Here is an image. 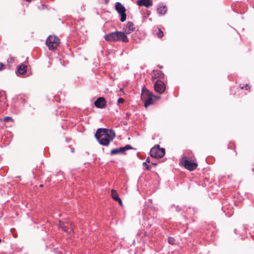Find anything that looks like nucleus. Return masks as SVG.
Segmentation results:
<instances>
[{
  "instance_id": "1",
  "label": "nucleus",
  "mask_w": 254,
  "mask_h": 254,
  "mask_svg": "<svg viewBox=\"0 0 254 254\" xmlns=\"http://www.w3.org/2000/svg\"><path fill=\"white\" fill-rule=\"evenodd\" d=\"M116 136L113 129L100 128L97 129L95 137L98 143L103 146H108Z\"/></svg>"
},
{
  "instance_id": "2",
  "label": "nucleus",
  "mask_w": 254,
  "mask_h": 254,
  "mask_svg": "<svg viewBox=\"0 0 254 254\" xmlns=\"http://www.w3.org/2000/svg\"><path fill=\"white\" fill-rule=\"evenodd\" d=\"M105 39L110 42L122 41L127 43L128 39L126 34L122 31H115L109 33L104 36Z\"/></svg>"
},
{
  "instance_id": "3",
  "label": "nucleus",
  "mask_w": 254,
  "mask_h": 254,
  "mask_svg": "<svg viewBox=\"0 0 254 254\" xmlns=\"http://www.w3.org/2000/svg\"><path fill=\"white\" fill-rule=\"evenodd\" d=\"M149 153L152 158H162L165 155V150L164 148H160L159 144H156L151 148Z\"/></svg>"
},
{
  "instance_id": "4",
  "label": "nucleus",
  "mask_w": 254,
  "mask_h": 254,
  "mask_svg": "<svg viewBox=\"0 0 254 254\" xmlns=\"http://www.w3.org/2000/svg\"><path fill=\"white\" fill-rule=\"evenodd\" d=\"M180 163L186 169L190 171L194 170L198 166L197 163H195L190 160H189L187 157H184L180 159Z\"/></svg>"
},
{
  "instance_id": "5",
  "label": "nucleus",
  "mask_w": 254,
  "mask_h": 254,
  "mask_svg": "<svg viewBox=\"0 0 254 254\" xmlns=\"http://www.w3.org/2000/svg\"><path fill=\"white\" fill-rule=\"evenodd\" d=\"M59 43V38L57 36L54 35L49 36L46 42V44L50 50L56 49Z\"/></svg>"
},
{
  "instance_id": "6",
  "label": "nucleus",
  "mask_w": 254,
  "mask_h": 254,
  "mask_svg": "<svg viewBox=\"0 0 254 254\" xmlns=\"http://www.w3.org/2000/svg\"><path fill=\"white\" fill-rule=\"evenodd\" d=\"M115 9L120 14V21L122 22L125 21L127 19V14L125 6L121 2H117L115 3Z\"/></svg>"
},
{
  "instance_id": "7",
  "label": "nucleus",
  "mask_w": 254,
  "mask_h": 254,
  "mask_svg": "<svg viewBox=\"0 0 254 254\" xmlns=\"http://www.w3.org/2000/svg\"><path fill=\"white\" fill-rule=\"evenodd\" d=\"M155 91L159 94H162L166 89V85L160 79H157L154 84Z\"/></svg>"
},
{
  "instance_id": "8",
  "label": "nucleus",
  "mask_w": 254,
  "mask_h": 254,
  "mask_svg": "<svg viewBox=\"0 0 254 254\" xmlns=\"http://www.w3.org/2000/svg\"><path fill=\"white\" fill-rule=\"evenodd\" d=\"M133 148L132 146L129 145L127 144L124 147L117 148L115 149H112L110 152V155H114L117 154L118 153H121L123 154L127 150H128L130 149H132Z\"/></svg>"
},
{
  "instance_id": "9",
  "label": "nucleus",
  "mask_w": 254,
  "mask_h": 254,
  "mask_svg": "<svg viewBox=\"0 0 254 254\" xmlns=\"http://www.w3.org/2000/svg\"><path fill=\"white\" fill-rule=\"evenodd\" d=\"M107 102L103 97H98L94 102V105L96 107L99 109H102L106 107Z\"/></svg>"
},
{
  "instance_id": "10",
  "label": "nucleus",
  "mask_w": 254,
  "mask_h": 254,
  "mask_svg": "<svg viewBox=\"0 0 254 254\" xmlns=\"http://www.w3.org/2000/svg\"><path fill=\"white\" fill-rule=\"evenodd\" d=\"M145 92H146L148 93V97L147 98V99H146L145 102H144V106L145 107H148V106L151 105V104H153L154 103V100L153 99L151 98V93H150L148 90H147L146 88H145V87H143L142 89V93H145Z\"/></svg>"
},
{
  "instance_id": "11",
  "label": "nucleus",
  "mask_w": 254,
  "mask_h": 254,
  "mask_svg": "<svg viewBox=\"0 0 254 254\" xmlns=\"http://www.w3.org/2000/svg\"><path fill=\"white\" fill-rule=\"evenodd\" d=\"M137 3L140 6L149 8L153 5V1L152 0H137Z\"/></svg>"
},
{
  "instance_id": "12",
  "label": "nucleus",
  "mask_w": 254,
  "mask_h": 254,
  "mask_svg": "<svg viewBox=\"0 0 254 254\" xmlns=\"http://www.w3.org/2000/svg\"><path fill=\"white\" fill-rule=\"evenodd\" d=\"M164 73L159 70H153L152 71V78L153 79H163L164 77Z\"/></svg>"
},
{
  "instance_id": "13",
  "label": "nucleus",
  "mask_w": 254,
  "mask_h": 254,
  "mask_svg": "<svg viewBox=\"0 0 254 254\" xmlns=\"http://www.w3.org/2000/svg\"><path fill=\"white\" fill-rule=\"evenodd\" d=\"M27 66L24 64H20L17 68L15 70V73L17 75H22L26 72Z\"/></svg>"
},
{
  "instance_id": "14",
  "label": "nucleus",
  "mask_w": 254,
  "mask_h": 254,
  "mask_svg": "<svg viewBox=\"0 0 254 254\" xmlns=\"http://www.w3.org/2000/svg\"><path fill=\"white\" fill-rule=\"evenodd\" d=\"M111 195L113 198V199L118 201L120 204V205L122 206L123 205V202L122 201V199L120 198L119 194L116 190H111Z\"/></svg>"
},
{
  "instance_id": "15",
  "label": "nucleus",
  "mask_w": 254,
  "mask_h": 254,
  "mask_svg": "<svg viewBox=\"0 0 254 254\" xmlns=\"http://www.w3.org/2000/svg\"><path fill=\"white\" fill-rule=\"evenodd\" d=\"M134 24L132 22L128 21L127 24L126 33L127 34L131 33L134 30Z\"/></svg>"
},
{
  "instance_id": "16",
  "label": "nucleus",
  "mask_w": 254,
  "mask_h": 254,
  "mask_svg": "<svg viewBox=\"0 0 254 254\" xmlns=\"http://www.w3.org/2000/svg\"><path fill=\"white\" fill-rule=\"evenodd\" d=\"M157 12L160 15H164L167 11V7L165 5L159 6L157 9Z\"/></svg>"
},
{
  "instance_id": "17",
  "label": "nucleus",
  "mask_w": 254,
  "mask_h": 254,
  "mask_svg": "<svg viewBox=\"0 0 254 254\" xmlns=\"http://www.w3.org/2000/svg\"><path fill=\"white\" fill-rule=\"evenodd\" d=\"M240 88L241 89H245L246 90H249L251 89V86H250L248 84H240L239 85Z\"/></svg>"
},
{
  "instance_id": "18",
  "label": "nucleus",
  "mask_w": 254,
  "mask_h": 254,
  "mask_svg": "<svg viewBox=\"0 0 254 254\" xmlns=\"http://www.w3.org/2000/svg\"><path fill=\"white\" fill-rule=\"evenodd\" d=\"M62 229L63 231H64L67 233H71L72 231L71 229H69L67 224H66L65 226H64Z\"/></svg>"
},
{
  "instance_id": "19",
  "label": "nucleus",
  "mask_w": 254,
  "mask_h": 254,
  "mask_svg": "<svg viewBox=\"0 0 254 254\" xmlns=\"http://www.w3.org/2000/svg\"><path fill=\"white\" fill-rule=\"evenodd\" d=\"M168 242L169 244L172 245H174L175 243V239L172 237H169L168 238Z\"/></svg>"
},
{
  "instance_id": "20",
  "label": "nucleus",
  "mask_w": 254,
  "mask_h": 254,
  "mask_svg": "<svg viewBox=\"0 0 254 254\" xmlns=\"http://www.w3.org/2000/svg\"><path fill=\"white\" fill-rule=\"evenodd\" d=\"M156 35H157L158 38H161L163 36L164 34L163 31L161 30V29H159L158 31L156 33Z\"/></svg>"
},
{
  "instance_id": "21",
  "label": "nucleus",
  "mask_w": 254,
  "mask_h": 254,
  "mask_svg": "<svg viewBox=\"0 0 254 254\" xmlns=\"http://www.w3.org/2000/svg\"><path fill=\"white\" fill-rule=\"evenodd\" d=\"M142 166L144 167V170H150V166L146 163V162H143L142 163Z\"/></svg>"
},
{
  "instance_id": "22",
  "label": "nucleus",
  "mask_w": 254,
  "mask_h": 254,
  "mask_svg": "<svg viewBox=\"0 0 254 254\" xmlns=\"http://www.w3.org/2000/svg\"><path fill=\"white\" fill-rule=\"evenodd\" d=\"M14 61V59L13 57H10L7 60V62L8 64H13Z\"/></svg>"
},
{
  "instance_id": "23",
  "label": "nucleus",
  "mask_w": 254,
  "mask_h": 254,
  "mask_svg": "<svg viewBox=\"0 0 254 254\" xmlns=\"http://www.w3.org/2000/svg\"><path fill=\"white\" fill-rule=\"evenodd\" d=\"M67 224L66 222H63L61 220H59V227L62 228L64 226H65Z\"/></svg>"
},
{
  "instance_id": "24",
  "label": "nucleus",
  "mask_w": 254,
  "mask_h": 254,
  "mask_svg": "<svg viewBox=\"0 0 254 254\" xmlns=\"http://www.w3.org/2000/svg\"><path fill=\"white\" fill-rule=\"evenodd\" d=\"M125 102V100L123 98H120L118 99V103L119 104H123Z\"/></svg>"
},
{
  "instance_id": "25",
  "label": "nucleus",
  "mask_w": 254,
  "mask_h": 254,
  "mask_svg": "<svg viewBox=\"0 0 254 254\" xmlns=\"http://www.w3.org/2000/svg\"><path fill=\"white\" fill-rule=\"evenodd\" d=\"M3 121L5 122H8L9 121H12V119L10 117H5L4 118Z\"/></svg>"
},
{
  "instance_id": "26",
  "label": "nucleus",
  "mask_w": 254,
  "mask_h": 254,
  "mask_svg": "<svg viewBox=\"0 0 254 254\" xmlns=\"http://www.w3.org/2000/svg\"><path fill=\"white\" fill-rule=\"evenodd\" d=\"M4 65L2 63H0V71H1L4 68Z\"/></svg>"
},
{
  "instance_id": "27",
  "label": "nucleus",
  "mask_w": 254,
  "mask_h": 254,
  "mask_svg": "<svg viewBox=\"0 0 254 254\" xmlns=\"http://www.w3.org/2000/svg\"><path fill=\"white\" fill-rule=\"evenodd\" d=\"M145 162H146V163H151V161H150V159L149 157H148L146 159V161Z\"/></svg>"
},
{
  "instance_id": "28",
  "label": "nucleus",
  "mask_w": 254,
  "mask_h": 254,
  "mask_svg": "<svg viewBox=\"0 0 254 254\" xmlns=\"http://www.w3.org/2000/svg\"><path fill=\"white\" fill-rule=\"evenodd\" d=\"M130 115V114L129 113H126V118H129V116Z\"/></svg>"
},
{
  "instance_id": "29",
  "label": "nucleus",
  "mask_w": 254,
  "mask_h": 254,
  "mask_svg": "<svg viewBox=\"0 0 254 254\" xmlns=\"http://www.w3.org/2000/svg\"><path fill=\"white\" fill-rule=\"evenodd\" d=\"M151 164L152 165L156 166V165H157V163L151 162Z\"/></svg>"
},
{
  "instance_id": "30",
  "label": "nucleus",
  "mask_w": 254,
  "mask_h": 254,
  "mask_svg": "<svg viewBox=\"0 0 254 254\" xmlns=\"http://www.w3.org/2000/svg\"><path fill=\"white\" fill-rule=\"evenodd\" d=\"M109 0H104L105 3L107 4L109 3Z\"/></svg>"
},
{
  "instance_id": "31",
  "label": "nucleus",
  "mask_w": 254,
  "mask_h": 254,
  "mask_svg": "<svg viewBox=\"0 0 254 254\" xmlns=\"http://www.w3.org/2000/svg\"><path fill=\"white\" fill-rule=\"evenodd\" d=\"M158 67H159V68H161H161H163V65H158Z\"/></svg>"
},
{
  "instance_id": "32",
  "label": "nucleus",
  "mask_w": 254,
  "mask_h": 254,
  "mask_svg": "<svg viewBox=\"0 0 254 254\" xmlns=\"http://www.w3.org/2000/svg\"><path fill=\"white\" fill-rule=\"evenodd\" d=\"M181 210V209L180 208H179L178 206H177V211H180Z\"/></svg>"
},
{
  "instance_id": "33",
  "label": "nucleus",
  "mask_w": 254,
  "mask_h": 254,
  "mask_svg": "<svg viewBox=\"0 0 254 254\" xmlns=\"http://www.w3.org/2000/svg\"><path fill=\"white\" fill-rule=\"evenodd\" d=\"M1 97H2V94H1V93H0V98ZM1 99H0V102H1Z\"/></svg>"
},
{
  "instance_id": "34",
  "label": "nucleus",
  "mask_w": 254,
  "mask_h": 254,
  "mask_svg": "<svg viewBox=\"0 0 254 254\" xmlns=\"http://www.w3.org/2000/svg\"><path fill=\"white\" fill-rule=\"evenodd\" d=\"M71 151L73 152H74V149L73 148H71Z\"/></svg>"
},
{
  "instance_id": "35",
  "label": "nucleus",
  "mask_w": 254,
  "mask_h": 254,
  "mask_svg": "<svg viewBox=\"0 0 254 254\" xmlns=\"http://www.w3.org/2000/svg\"><path fill=\"white\" fill-rule=\"evenodd\" d=\"M43 187V185L41 184V185H40V187Z\"/></svg>"
},
{
  "instance_id": "36",
  "label": "nucleus",
  "mask_w": 254,
  "mask_h": 254,
  "mask_svg": "<svg viewBox=\"0 0 254 254\" xmlns=\"http://www.w3.org/2000/svg\"><path fill=\"white\" fill-rule=\"evenodd\" d=\"M43 7H44L45 6V5L42 4Z\"/></svg>"
},
{
  "instance_id": "37",
  "label": "nucleus",
  "mask_w": 254,
  "mask_h": 254,
  "mask_svg": "<svg viewBox=\"0 0 254 254\" xmlns=\"http://www.w3.org/2000/svg\"><path fill=\"white\" fill-rule=\"evenodd\" d=\"M43 7H44L45 6V5L42 4Z\"/></svg>"
},
{
  "instance_id": "38",
  "label": "nucleus",
  "mask_w": 254,
  "mask_h": 254,
  "mask_svg": "<svg viewBox=\"0 0 254 254\" xmlns=\"http://www.w3.org/2000/svg\"><path fill=\"white\" fill-rule=\"evenodd\" d=\"M235 233L236 234L237 232H236V229H235Z\"/></svg>"
},
{
  "instance_id": "39",
  "label": "nucleus",
  "mask_w": 254,
  "mask_h": 254,
  "mask_svg": "<svg viewBox=\"0 0 254 254\" xmlns=\"http://www.w3.org/2000/svg\"><path fill=\"white\" fill-rule=\"evenodd\" d=\"M127 122H126L124 123V125H127Z\"/></svg>"
}]
</instances>
